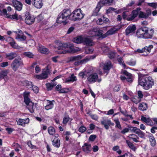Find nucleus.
I'll return each mask as SVG.
<instances>
[{"label": "nucleus", "mask_w": 157, "mask_h": 157, "mask_svg": "<svg viewBox=\"0 0 157 157\" xmlns=\"http://www.w3.org/2000/svg\"><path fill=\"white\" fill-rule=\"evenodd\" d=\"M14 33L16 34L15 39L18 41H24L26 39V36L24 35L21 30H19L18 31L14 32Z\"/></svg>", "instance_id": "1a4fd4ad"}, {"label": "nucleus", "mask_w": 157, "mask_h": 157, "mask_svg": "<svg viewBox=\"0 0 157 157\" xmlns=\"http://www.w3.org/2000/svg\"><path fill=\"white\" fill-rule=\"evenodd\" d=\"M128 137L130 139L132 140L133 141L137 143L139 142V137L136 135L134 134H131L129 135Z\"/></svg>", "instance_id": "2f4dec72"}, {"label": "nucleus", "mask_w": 157, "mask_h": 157, "mask_svg": "<svg viewBox=\"0 0 157 157\" xmlns=\"http://www.w3.org/2000/svg\"><path fill=\"white\" fill-rule=\"evenodd\" d=\"M53 104L51 101H48L45 106V109L47 110H48L52 109L53 107Z\"/></svg>", "instance_id": "c9c22d12"}, {"label": "nucleus", "mask_w": 157, "mask_h": 157, "mask_svg": "<svg viewBox=\"0 0 157 157\" xmlns=\"http://www.w3.org/2000/svg\"><path fill=\"white\" fill-rule=\"evenodd\" d=\"M153 46L152 45H150L148 46H146L144 47L145 54H143L145 56H147L151 52V50L153 48Z\"/></svg>", "instance_id": "4be33fe9"}, {"label": "nucleus", "mask_w": 157, "mask_h": 157, "mask_svg": "<svg viewBox=\"0 0 157 157\" xmlns=\"http://www.w3.org/2000/svg\"><path fill=\"white\" fill-rule=\"evenodd\" d=\"M8 71L6 70H2L0 71V79H4L5 80H8L7 74Z\"/></svg>", "instance_id": "aec40b11"}, {"label": "nucleus", "mask_w": 157, "mask_h": 157, "mask_svg": "<svg viewBox=\"0 0 157 157\" xmlns=\"http://www.w3.org/2000/svg\"><path fill=\"white\" fill-rule=\"evenodd\" d=\"M113 0H103L102 2L104 4H109L113 2Z\"/></svg>", "instance_id": "bf43d9fd"}, {"label": "nucleus", "mask_w": 157, "mask_h": 157, "mask_svg": "<svg viewBox=\"0 0 157 157\" xmlns=\"http://www.w3.org/2000/svg\"><path fill=\"white\" fill-rule=\"evenodd\" d=\"M153 33V29H151L149 31L147 27H143L137 30L136 35L138 38L148 39L152 38Z\"/></svg>", "instance_id": "f257e3e1"}, {"label": "nucleus", "mask_w": 157, "mask_h": 157, "mask_svg": "<svg viewBox=\"0 0 157 157\" xmlns=\"http://www.w3.org/2000/svg\"><path fill=\"white\" fill-rule=\"evenodd\" d=\"M83 39V43L84 44L87 46H92L94 44L93 40L89 36H84Z\"/></svg>", "instance_id": "ddd939ff"}, {"label": "nucleus", "mask_w": 157, "mask_h": 157, "mask_svg": "<svg viewBox=\"0 0 157 157\" xmlns=\"http://www.w3.org/2000/svg\"><path fill=\"white\" fill-rule=\"evenodd\" d=\"M8 65V63L7 62H4L0 63V66L2 67H5Z\"/></svg>", "instance_id": "13d9d810"}, {"label": "nucleus", "mask_w": 157, "mask_h": 157, "mask_svg": "<svg viewBox=\"0 0 157 157\" xmlns=\"http://www.w3.org/2000/svg\"><path fill=\"white\" fill-rule=\"evenodd\" d=\"M24 84L28 88H31L32 86H33L32 83L31 82H29L28 81H25Z\"/></svg>", "instance_id": "c03bdc74"}, {"label": "nucleus", "mask_w": 157, "mask_h": 157, "mask_svg": "<svg viewBox=\"0 0 157 157\" xmlns=\"http://www.w3.org/2000/svg\"><path fill=\"white\" fill-rule=\"evenodd\" d=\"M35 106L33 102H30V104L27 105V108L31 113H33L35 109Z\"/></svg>", "instance_id": "473e14b6"}, {"label": "nucleus", "mask_w": 157, "mask_h": 157, "mask_svg": "<svg viewBox=\"0 0 157 157\" xmlns=\"http://www.w3.org/2000/svg\"><path fill=\"white\" fill-rule=\"evenodd\" d=\"M29 146L32 149H37V147L35 145H33L31 142H29L28 143Z\"/></svg>", "instance_id": "0e129e2a"}, {"label": "nucleus", "mask_w": 157, "mask_h": 157, "mask_svg": "<svg viewBox=\"0 0 157 157\" xmlns=\"http://www.w3.org/2000/svg\"><path fill=\"white\" fill-rule=\"evenodd\" d=\"M16 121L18 125H21L24 127L25 126L26 124L29 123V119L28 118L25 119L19 118L16 119Z\"/></svg>", "instance_id": "2eb2a0df"}, {"label": "nucleus", "mask_w": 157, "mask_h": 157, "mask_svg": "<svg viewBox=\"0 0 157 157\" xmlns=\"http://www.w3.org/2000/svg\"><path fill=\"white\" fill-rule=\"evenodd\" d=\"M115 33V31L113 29H111L108 31L107 32L104 34L103 37H105L108 36L113 34Z\"/></svg>", "instance_id": "ea45409f"}, {"label": "nucleus", "mask_w": 157, "mask_h": 157, "mask_svg": "<svg viewBox=\"0 0 157 157\" xmlns=\"http://www.w3.org/2000/svg\"><path fill=\"white\" fill-rule=\"evenodd\" d=\"M56 83H47L46 84V86L47 87V89L48 90H51L53 87L56 86Z\"/></svg>", "instance_id": "e433bc0d"}, {"label": "nucleus", "mask_w": 157, "mask_h": 157, "mask_svg": "<svg viewBox=\"0 0 157 157\" xmlns=\"http://www.w3.org/2000/svg\"><path fill=\"white\" fill-rule=\"evenodd\" d=\"M23 63L21 59L19 57L15 59L12 62L11 67L14 71H16L18 68L22 67Z\"/></svg>", "instance_id": "39448f33"}, {"label": "nucleus", "mask_w": 157, "mask_h": 157, "mask_svg": "<svg viewBox=\"0 0 157 157\" xmlns=\"http://www.w3.org/2000/svg\"><path fill=\"white\" fill-rule=\"evenodd\" d=\"M82 58V56L79 55L77 56L72 57L71 58V61L77 60L80 59Z\"/></svg>", "instance_id": "a18cd8bd"}, {"label": "nucleus", "mask_w": 157, "mask_h": 157, "mask_svg": "<svg viewBox=\"0 0 157 157\" xmlns=\"http://www.w3.org/2000/svg\"><path fill=\"white\" fill-rule=\"evenodd\" d=\"M70 91V90L68 88H63L61 89L60 91L59 92V93H67Z\"/></svg>", "instance_id": "de8ad7c7"}, {"label": "nucleus", "mask_w": 157, "mask_h": 157, "mask_svg": "<svg viewBox=\"0 0 157 157\" xmlns=\"http://www.w3.org/2000/svg\"><path fill=\"white\" fill-rule=\"evenodd\" d=\"M131 101L136 104H137L141 101V100L137 97H136L132 98L131 99Z\"/></svg>", "instance_id": "4c0bfd02"}, {"label": "nucleus", "mask_w": 157, "mask_h": 157, "mask_svg": "<svg viewBox=\"0 0 157 157\" xmlns=\"http://www.w3.org/2000/svg\"><path fill=\"white\" fill-rule=\"evenodd\" d=\"M136 29V26L135 25H130L128 26L126 29V35L133 32Z\"/></svg>", "instance_id": "412c9836"}, {"label": "nucleus", "mask_w": 157, "mask_h": 157, "mask_svg": "<svg viewBox=\"0 0 157 157\" xmlns=\"http://www.w3.org/2000/svg\"><path fill=\"white\" fill-rule=\"evenodd\" d=\"M31 88L35 93H38L39 90L37 87L35 86H33Z\"/></svg>", "instance_id": "4d7b16f0"}, {"label": "nucleus", "mask_w": 157, "mask_h": 157, "mask_svg": "<svg viewBox=\"0 0 157 157\" xmlns=\"http://www.w3.org/2000/svg\"><path fill=\"white\" fill-rule=\"evenodd\" d=\"M108 56L110 59H113L115 57V54L113 52H110L108 54Z\"/></svg>", "instance_id": "69168bd1"}, {"label": "nucleus", "mask_w": 157, "mask_h": 157, "mask_svg": "<svg viewBox=\"0 0 157 157\" xmlns=\"http://www.w3.org/2000/svg\"><path fill=\"white\" fill-rule=\"evenodd\" d=\"M54 47L55 48L58 50L57 52L59 54H65L70 52L68 50L69 48L68 45L59 41H55V45Z\"/></svg>", "instance_id": "7ed1b4c3"}, {"label": "nucleus", "mask_w": 157, "mask_h": 157, "mask_svg": "<svg viewBox=\"0 0 157 157\" xmlns=\"http://www.w3.org/2000/svg\"><path fill=\"white\" fill-rule=\"evenodd\" d=\"M33 4L37 9H40L43 6L42 0H33Z\"/></svg>", "instance_id": "f3484780"}, {"label": "nucleus", "mask_w": 157, "mask_h": 157, "mask_svg": "<svg viewBox=\"0 0 157 157\" xmlns=\"http://www.w3.org/2000/svg\"><path fill=\"white\" fill-rule=\"evenodd\" d=\"M111 67V63L110 61H108L105 62L104 64L103 69H104V72L106 73V75H107Z\"/></svg>", "instance_id": "a211bd4d"}, {"label": "nucleus", "mask_w": 157, "mask_h": 157, "mask_svg": "<svg viewBox=\"0 0 157 157\" xmlns=\"http://www.w3.org/2000/svg\"><path fill=\"white\" fill-rule=\"evenodd\" d=\"M139 128L136 127L130 126L129 127V129L131 132H133L136 134L138 131L139 130Z\"/></svg>", "instance_id": "58836bf2"}, {"label": "nucleus", "mask_w": 157, "mask_h": 157, "mask_svg": "<svg viewBox=\"0 0 157 157\" xmlns=\"http://www.w3.org/2000/svg\"><path fill=\"white\" fill-rule=\"evenodd\" d=\"M114 121L115 122L116 124V127L117 128L120 129H121L122 128L120 124V122L118 119H115L114 120Z\"/></svg>", "instance_id": "37998d69"}, {"label": "nucleus", "mask_w": 157, "mask_h": 157, "mask_svg": "<svg viewBox=\"0 0 157 157\" xmlns=\"http://www.w3.org/2000/svg\"><path fill=\"white\" fill-rule=\"evenodd\" d=\"M96 32L97 36H101L104 33L103 31L101 29L96 30Z\"/></svg>", "instance_id": "5fc2aeb1"}, {"label": "nucleus", "mask_w": 157, "mask_h": 157, "mask_svg": "<svg viewBox=\"0 0 157 157\" xmlns=\"http://www.w3.org/2000/svg\"><path fill=\"white\" fill-rule=\"evenodd\" d=\"M84 16V14L81 9H78L75 10L72 13L71 17V20L76 21L82 19Z\"/></svg>", "instance_id": "20e7f679"}, {"label": "nucleus", "mask_w": 157, "mask_h": 157, "mask_svg": "<svg viewBox=\"0 0 157 157\" xmlns=\"http://www.w3.org/2000/svg\"><path fill=\"white\" fill-rule=\"evenodd\" d=\"M61 13L67 19H68L71 20L70 17L72 15V13L70 10L69 9L64 10L61 12Z\"/></svg>", "instance_id": "dca6fc26"}, {"label": "nucleus", "mask_w": 157, "mask_h": 157, "mask_svg": "<svg viewBox=\"0 0 157 157\" xmlns=\"http://www.w3.org/2000/svg\"><path fill=\"white\" fill-rule=\"evenodd\" d=\"M76 77L74 75V74H72L70 76L66 78L65 82H73L76 81Z\"/></svg>", "instance_id": "cd10ccee"}, {"label": "nucleus", "mask_w": 157, "mask_h": 157, "mask_svg": "<svg viewBox=\"0 0 157 157\" xmlns=\"http://www.w3.org/2000/svg\"><path fill=\"white\" fill-rule=\"evenodd\" d=\"M96 137V136L95 135H91L89 138V139L90 141H94Z\"/></svg>", "instance_id": "774afa93"}, {"label": "nucleus", "mask_w": 157, "mask_h": 157, "mask_svg": "<svg viewBox=\"0 0 157 157\" xmlns=\"http://www.w3.org/2000/svg\"><path fill=\"white\" fill-rule=\"evenodd\" d=\"M137 16V13L136 11H132V14L127 17V20L128 21L132 20Z\"/></svg>", "instance_id": "c85d7f7f"}, {"label": "nucleus", "mask_w": 157, "mask_h": 157, "mask_svg": "<svg viewBox=\"0 0 157 157\" xmlns=\"http://www.w3.org/2000/svg\"><path fill=\"white\" fill-rule=\"evenodd\" d=\"M67 20L60 13L58 15V17L56 20V22L58 23H63L64 24H66L67 23Z\"/></svg>", "instance_id": "4468645a"}, {"label": "nucleus", "mask_w": 157, "mask_h": 157, "mask_svg": "<svg viewBox=\"0 0 157 157\" xmlns=\"http://www.w3.org/2000/svg\"><path fill=\"white\" fill-rule=\"evenodd\" d=\"M87 80L90 83H94L96 81L99 82L101 81V78L98 79V75L95 73L89 75L87 78Z\"/></svg>", "instance_id": "0eeeda50"}, {"label": "nucleus", "mask_w": 157, "mask_h": 157, "mask_svg": "<svg viewBox=\"0 0 157 157\" xmlns=\"http://www.w3.org/2000/svg\"><path fill=\"white\" fill-rule=\"evenodd\" d=\"M141 120L145 122L148 125H151L152 124V121L149 118H147L144 117L142 116L141 118Z\"/></svg>", "instance_id": "a878e982"}, {"label": "nucleus", "mask_w": 157, "mask_h": 157, "mask_svg": "<svg viewBox=\"0 0 157 157\" xmlns=\"http://www.w3.org/2000/svg\"><path fill=\"white\" fill-rule=\"evenodd\" d=\"M127 63L129 65L133 66L136 64V62L135 60L132 59L128 61Z\"/></svg>", "instance_id": "603ef678"}, {"label": "nucleus", "mask_w": 157, "mask_h": 157, "mask_svg": "<svg viewBox=\"0 0 157 157\" xmlns=\"http://www.w3.org/2000/svg\"><path fill=\"white\" fill-rule=\"evenodd\" d=\"M149 141L152 147H154L156 144V141L153 135L150 134L149 135Z\"/></svg>", "instance_id": "bb28decb"}, {"label": "nucleus", "mask_w": 157, "mask_h": 157, "mask_svg": "<svg viewBox=\"0 0 157 157\" xmlns=\"http://www.w3.org/2000/svg\"><path fill=\"white\" fill-rule=\"evenodd\" d=\"M7 17L13 19H17V14H15L12 15H9L8 16H7Z\"/></svg>", "instance_id": "6e6d98bb"}, {"label": "nucleus", "mask_w": 157, "mask_h": 157, "mask_svg": "<svg viewBox=\"0 0 157 157\" xmlns=\"http://www.w3.org/2000/svg\"><path fill=\"white\" fill-rule=\"evenodd\" d=\"M139 17L140 18H147L145 13L143 12H140L139 15Z\"/></svg>", "instance_id": "09e8293b"}, {"label": "nucleus", "mask_w": 157, "mask_h": 157, "mask_svg": "<svg viewBox=\"0 0 157 157\" xmlns=\"http://www.w3.org/2000/svg\"><path fill=\"white\" fill-rule=\"evenodd\" d=\"M17 54L15 52H11L6 54V58L9 60H12L17 57Z\"/></svg>", "instance_id": "6ab92c4d"}, {"label": "nucleus", "mask_w": 157, "mask_h": 157, "mask_svg": "<svg viewBox=\"0 0 157 157\" xmlns=\"http://www.w3.org/2000/svg\"><path fill=\"white\" fill-rule=\"evenodd\" d=\"M154 80L151 77L144 76L140 78L139 83L144 87V89L148 90L154 85Z\"/></svg>", "instance_id": "f03ea898"}, {"label": "nucleus", "mask_w": 157, "mask_h": 157, "mask_svg": "<svg viewBox=\"0 0 157 157\" xmlns=\"http://www.w3.org/2000/svg\"><path fill=\"white\" fill-rule=\"evenodd\" d=\"M126 142L128 146L130 148L134 151H135L136 150V148L132 143L130 141L128 140H126Z\"/></svg>", "instance_id": "f704fd0d"}, {"label": "nucleus", "mask_w": 157, "mask_h": 157, "mask_svg": "<svg viewBox=\"0 0 157 157\" xmlns=\"http://www.w3.org/2000/svg\"><path fill=\"white\" fill-rule=\"evenodd\" d=\"M25 21L26 24L31 25L34 23L35 17L30 14L29 12H26L25 13Z\"/></svg>", "instance_id": "423d86ee"}, {"label": "nucleus", "mask_w": 157, "mask_h": 157, "mask_svg": "<svg viewBox=\"0 0 157 157\" xmlns=\"http://www.w3.org/2000/svg\"><path fill=\"white\" fill-rule=\"evenodd\" d=\"M90 59V58L88 57H86L85 59L80 60V63H82V64L85 63L89 61Z\"/></svg>", "instance_id": "8fccbe9b"}, {"label": "nucleus", "mask_w": 157, "mask_h": 157, "mask_svg": "<svg viewBox=\"0 0 157 157\" xmlns=\"http://www.w3.org/2000/svg\"><path fill=\"white\" fill-rule=\"evenodd\" d=\"M13 6L15 9L18 11H20L22 9L23 4L20 1L17 0H13L12 1Z\"/></svg>", "instance_id": "9d476101"}, {"label": "nucleus", "mask_w": 157, "mask_h": 157, "mask_svg": "<svg viewBox=\"0 0 157 157\" xmlns=\"http://www.w3.org/2000/svg\"><path fill=\"white\" fill-rule=\"evenodd\" d=\"M58 134H56L55 135V136L53 137L52 139V144L56 147H59L60 145V141L58 138Z\"/></svg>", "instance_id": "9b49d317"}, {"label": "nucleus", "mask_w": 157, "mask_h": 157, "mask_svg": "<svg viewBox=\"0 0 157 157\" xmlns=\"http://www.w3.org/2000/svg\"><path fill=\"white\" fill-rule=\"evenodd\" d=\"M70 120V118L68 116L64 117L63 119V124H66Z\"/></svg>", "instance_id": "3c124183"}, {"label": "nucleus", "mask_w": 157, "mask_h": 157, "mask_svg": "<svg viewBox=\"0 0 157 157\" xmlns=\"http://www.w3.org/2000/svg\"><path fill=\"white\" fill-rule=\"evenodd\" d=\"M8 39L11 41L9 43L10 45V46L13 48L15 49L19 48H20V47L16 43L13 38L10 37H9L8 38Z\"/></svg>", "instance_id": "b1692460"}, {"label": "nucleus", "mask_w": 157, "mask_h": 157, "mask_svg": "<svg viewBox=\"0 0 157 157\" xmlns=\"http://www.w3.org/2000/svg\"><path fill=\"white\" fill-rule=\"evenodd\" d=\"M138 98H140L141 99L143 98V95L142 93V92L141 91H138L137 93Z\"/></svg>", "instance_id": "338daca9"}, {"label": "nucleus", "mask_w": 157, "mask_h": 157, "mask_svg": "<svg viewBox=\"0 0 157 157\" xmlns=\"http://www.w3.org/2000/svg\"><path fill=\"white\" fill-rule=\"evenodd\" d=\"M83 151L86 153H88L91 150V147L90 144L85 143L82 147Z\"/></svg>", "instance_id": "5701e85b"}, {"label": "nucleus", "mask_w": 157, "mask_h": 157, "mask_svg": "<svg viewBox=\"0 0 157 157\" xmlns=\"http://www.w3.org/2000/svg\"><path fill=\"white\" fill-rule=\"evenodd\" d=\"M101 124L104 126L105 128L108 130L109 128V126L110 125L113 126L114 124L111 122L110 119H104L101 121Z\"/></svg>", "instance_id": "f8f14e48"}, {"label": "nucleus", "mask_w": 157, "mask_h": 157, "mask_svg": "<svg viewBox=\"0 0 157 157\" xmlns=\"http://www.w3.org/2000/svg\"><path fill=\"white\" fill-rule=\"evenodd\" d=\"M39 51L40 53L43 54H48L49 53V51L48 48L42 46L39 47Z\"/></svg>", "instance_id": "7c9ffc66"}, {"label": "nucleus", "mask_w": 157, "mask_h": 157, "mask_svg": "<svg viewBox=\"0 0 157 157\" xmlns=\"http://www.w3.org/2000/svg\"><path fill=\"white\" fill-rule=\"evenodd\" d=\"M23 55L26 57L29 58H32L34 56V55L31 52H26L24 53Z\"/></svg>", "instance_id": "79ce46f5"}, {"label": "nucleus", "mask_w": 157, "mask_h": 157, "mask_svg": "<svg viewBox=\"0 0 157 157\" xmlns=\"http://www.w3.org/2000/svg\"><path fill=\"white\" fill-rule=\"evenodd\" d=\"M83 36H79L74 38L73 41L75 43L80 44L82 43H83Z\"/></svg>", "instance_id": "393cba45"}, {"label": "nucleus", "mask_w": 157, "mask_h": 157, "mask_svg": "<svg viewBox=\"0 0 157 157\" xmlns=\"http://www.w3.org/2000/svg\"><path fill=\"white\" fill-rule=\"evenodd\" d=\"M148 108L147 104L144 102L140 103L138 106V109L141 111L146 110Z\"/></svg>", "instance_id": "c756f323"}, {"label": "nucleus", "mask_w": 157, "mask_h": 157, "mask_svg": "<svg viewBox=\"0 0 157 157\" xmlns=\"http://www.w3.org/2000/svg\"><path fill=\"white\" fill-rule=\"evenodd\" d=\"M89 34H90L91 36H96V33L95 30H92L89 32Z\"/></svg>", "instance_id": "680f3d73"}, {"label": "nucleus", "mask_w": 157, "mask_h": 157, "mask_svg": "<svg viewBox=\"0 0 157 157\" xmlns=\"http://www.w3.org/2000/svg\"><path fill=\"white\" fill-rule=\"evenodd\" d=\"M103 20H102V18L101 17V18L99 19L97 21V23L98 24L101 25L102 24H104V22L103 21Z\"/></svg>", "instance_id": "e2e57ef3"}, {"label": "nucleus", "mask_w": 157, "mask_h": 157, "mask_svg": "<svg viewBox=\"0 0 157 157\" xmlns=\"http://www.w3.org/2000/svg\"><path fill=\"white\" fill-rule=\"evenodd\" d=\"M148 6L151 7L154 9H156L157 8V3L152 2V3H147Z\"/></svg>", "instance_id": "49530a36"}, {"label": "nucleus", "mask_w": 157, "mask_h": 157, "mask_svg": "<svg viewBox=\"0 0 157 157\" xmlns=\"http://www.w3.org/2000/svg\"><path fill=\"white\" fill-rule=\"evenodd\" d=\"M86 128L84 126H82L79 128L78 129V131L81 133L84 132L86 131Z\"/></svg>", "instance_id": "864d4df0"}, {"label": "nucleus", "mask_w": 157, "mask_h": 157, "mask_svg": "<svg viewBox=\"0 0 157 157\" xmlns=\"http://www.w3.org/2000/svg\"><path fill=\"white\" fill-rule=\"evenodd\" d=\"M136 134H137L139 137L144 139H145V133L141 131L139 129Z\"/></svg>", "instance_id": "a19ab883"}, {"label": "nucleus", "mask_w": 157, "mask_h": 157, "mask_svg": "<svg viewBox=\"0 0 157 157\" xmlns=\"http://www.w3.org/2000/svg\"><path fill=\"white\" fill-rule=\"evenodd\" d=\"M48 132L50 135L54 136H55V135L56 134H55L56 131L54 128L52 126L48 128Z\"/></svg>", "instance_id": "72a5a7b5"}, {"label": "nucleus", "mask_w": 157, "mask_h": 157, "mask_svg": "<svg viewBox=\"0 0 157 157\" xmlns=\"http://www.w3.org/2000/svg\"><path fill=\"white\" fill-rule=\"evenodd\" d=\"M49 74V72L48 70L44 69L41 74L35 75L34 77L39 79H46L48 78V75Z\"/></svg>", "instance_id": "6e6552de"}, {"label": "nucleus", "mask_w": 157, "mask_h": 157, "mask_svg": "<svg viewBox=\"0 0 157 157\" xmlns=\"http://www.w3.org/2000/svg\"><path fill=\"white\" fill-rule=\"evenodd\" d=\"M24 101L27 105L29 104H30V102H32L29 98H24Z\"/></svg>", "instance_id": "052dcab7"}]
</instances>
